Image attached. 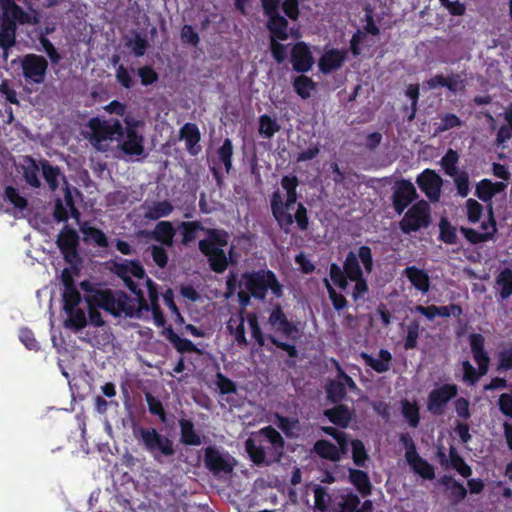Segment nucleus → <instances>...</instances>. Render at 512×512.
<instances>
[{"label":"nucleus","mask_w":512,"mask_h":512,"mask_svg":"<svg viewBox=\"0 0 512 512\" xmlns=\"http://www.w3.org/2000/svg\"><path fill=\"white\" fill-rule=\"evenodd\" d=\"M182 233L181 243L188 245L197 237L198 231H203L206 235L204 239L199 240L198 248L207 258L210 269L215 273H223L229 266L234 248L231 247L229 253L224 250L230 240L228 231L223 228H205L200 221H184L179 225Z\"/></svg>","instance_id":"f257e3e1"},{"label":"nucleus","mask_w":512,"mask_h":512,"mask_svg":"<svg viewBox=\"0 0 512 512\" xmlns=\"http://www.w3.org/2000/svg\"><path fill=\"white\" fill-rule=\"evenodd\" d=\"M2 18L0 25V47L3 49V58L6 61L9 56V50L16 43V24H38L39 15L32 10L30 13L25 12L14 1L2 0Z\"/></svg>","instance_id":"f03ea898"},{"label":"nucleus","mask_w":512,"mask_h":512,"mask_svg":"<svg viewBox=\"0 0 512 512\" xmlns=\"http://www.w3.org/2000/svg\"><path fill=\"white\" fill-rule=\"evenodd\" d=\"M91 140L93 145L101 151L108 149L104 142L118 141V147L121 151L130 157L144 156V138L138 133V130H91Z\"/></svg>","instance_id":"7ed1b4c3"},{"label":"nucleus","mask_w":512,"mask_h":512,"mask_svg":"<svg viewBox=\"0 0 512 512\" xmlns=\"http://www.w3.org/2000/svg\"><path fill=\"white\" fill-rule=\"evenodd\" d=\"M298 185L299 180L296 175H285L281 179V186L286 191V201H283L279 190L274 191L270 197L272 215L280 229L285 233L290 232V227L293 225V217L291 213H289V209L292 208L298 200Z\"/></svg>","instance_id":"20e7f679"},{"label":"nucleus","mask_w":512,"mask_h":512,"mask_svg":"<svg viewBox=\"0 0 512 512\" xmlns=\"http://www.w3.org/2000/svg\"><path fill=\"white\" fill-rule=\"evenodd\" d=\"M93 301L99 307L113 316L135 317L139 316L142 311H149L142 309L138 299H133L121 290L101 289L96 292Z\"/></svg>","instance_id":"39448f33"},{"label":"nucleus","mask_w":512,"mask_h":512,"mask_svg":"<svg viewBox=\"0 0 512 512\" xmlns=\"http://www.w3.org/2000/svg\"><path fill=\"white\" fill-rule=\"evenodd\" d=\"M134 437L142 448L150 454L155 462L164 463V458L172 457L175 454L173 441L160 434L153 427H138L133 430Z\"/></svg>","instance_id":"423d86ee"},{"label":"nucleus","mask_w":512,"mask_h":512,"mask_svg":"<svg viewBox=\"0 0 512 512\" xmlns=\"http://www.w3.org/2000/svg\"><path fill=\"white\" fill-rule=\"evenodd\" d=\"M240 283L252 294L255 299L264 301L268 290L280 298L283 296V286L278 281L272 270L260 269L252 272H244L241 275Z\"/></svg>","instance_id":"0eeeda50"},{"label":"nucleus","mask_w":512,"mask_h":512,"mask_svg":"<svg viewBox=\"0 0 512 512\" xmlns=\"http://www.w3.org/2000/svg\"><path fill=\"white\" fill-rule=\"evenodd\" d=\"M469 345L473 359L478 368L476 369L468 360L463 361V381L469 385H475L479 381L480 377L487 374L489 370L490 357L485 350V338L482 334H470Z\"/></svg>","instance_id":"6e6552de"},{"label":"nucleus","mask_w":512,"mask_h":512,"mask_svg":"<svg viewBox=\"0 0 512 512\" xmlns=\"http://www.w3.org/2000/svg\"><path fill=\"white\" fill-rule=\"evenodd\" d=\"M110 270L123 280L126 287L137 296L138 302L142 309L148 308V301L144 296V292L139 285L132 280L131 276L138 280L145 278V269L140 261L119 258L111 262Z\"/></svg>","instance_id":"1a4fd4ad"},{"label":"nucleus","mask_w":512,"mask_h":512,"mask_svg":"<svg viewBox=\"0 0 512 512\" xmlns=\"http://www.w3.org/2000/svg\"><path fill=\"white\" fill-rule=\"evenodd\" d=\"M350 260L354 261L356 264L361 262L365 272L368 274H370L374 268L372 250L369 246H360L357 253L349 251L343 262L342 268L337 263H331L329 268L330 280L341 290H345L348 286V281H350L347 273V263L350 262Z\"/></svg>","instance_id":"9d476101"},{"label":"nucleus","mask_w":512,"mask_h":512,"mask_svg":"<svg viewBox=\"0 0 512 512\" xmlns=\"http://www.w3.org/2000/svg\"><path fill=\"white\" fill-rule=\"evenodd\" d=\"M431 223L430 205L425 200L414 203L399 222V228L404 234L417 232L427 228Z\"/></svg>","instance_id":"9b49d317"},{"label":"nucleus","mask_w":512,"mask_h":512,"mask_svg":"<svg viewBox=\"0 0 512 512\" xmlns=\"http://www.w3.org/2000/svg\"><path fill=\"white\" fill-rule=\"evenodd\" d=\"M246 320L251 331V336L259 347H264L266 345V340H268L272 345L286 352L290 358L298 357V350L294 344L281 341L273 334L265 335L262 332L258 316L255 312H249L246 316Z\"/></svg>","instance_id":"f8f14e48"},{"label":"nucleus","mask_w":512,"mask_h":512,"mask_svg":"<svg viewBox=\"0 0 512 512\" xmlns=\"http://www.w3.org/2000/svg\"><path fill=\"white\" fill-rule=\"evenodd\" d=\"M458 394L456 384L445 383L432 389L427 397V410L434 416L444 414L447 404Z\"/></svg>","instance_id":"ddd939ff"},{"label":"nucleus","mask_w":512,"mask_h":512,"mask_svg":"<svg viewBox=\"0 0 512 512\" xmlns=\"http://www.w3.org/2000/svg\"><path fill=\"white\" fill-rule=\"evenodd\" d=\"M268 324L276 333H280L288 340L297 341L301 336L297 324L287 318L279 303L272 307L268 317Z\"/></svg>","instance_id":"4468645a"},{"label":"nucleus","mask_w":512,"mask_h":512,"mask_svg":"<svg viewBox=\"0 0 512 512\" xmlns=\"http://www.w3.org/2000/svg\"><path fill=\"white\" fill-rule=\"evenodd\" d=\"M56 244L67 263L75 265L81 261L78 253L79 235L75 229L67 226L63 228L58 234Z\"/></svg>","instance_id":"2eb2a0df"},{"label":"nucleus","mask_w":512,"mask_h":512,"mask_svg":"<svg viewBox=\"0 0 512 512\" xmlns=\"http://www.w3.org/2000/svg\"><path fill=\"white\" fill-rule=\"evenodd\" d=\"M21 68L26 82L41 84L45 80L48 62L43 56L27 54L21 59Z\"/></svg>","instance_id":"dca6fc26"},{"label":"nucleus","mask_w":512,"mask_h":512,"mask_svg":"<svg viewBox=\"0 0 512 512\" xmlns=\"http://www.w3.org/2000/svg\"><path fill=\"white\" fill-rule=\"evenodd\" d=\"M392 189L393 208L398 215H401L418 198L416 188L411 181L401 179L395 182Z\"/></svg>","instance_id":"f3484780"},{"label":"nucleus","mask_w":512,"mask_h":512,"mask_svg":"<svg viewBox=\"0 0 512 512\" xmlns=\"http://www.w3.org/2000/svg\"><path fill=\"white\" fill-rule=\"evenodd\" d=\"M259 435L264 437L269 446H265L266 465L279 463L284 455L285 441L282 435L271 425L263 427Z\"/></svg>","instance_id":"a211bd4d"},{"label":"nucleus","mask_w":512,"mask_h":512,"mask_svg":"<svg viewBox=\"0 0 512 512\" xmlns=\"http://www.w3.org/2000/svg\"><path fill=\"white\" fill-rule=\"evenodd\" d=\"M416 183L430 201L437 202L439 200L443 180L434 170H423L417 176Z\"/></svg>","instance_id":"6ab92c4d"},{"label":"nucleus","mask_w":512,"mask_h":512,"mask_svg":"<svg viewBox=\"0 0 512 512\" xmlns=\"http://www.w3.org/2000/svg\"><path fill=\"white\" fill-rule=\"evenodd\" d=\"M347 268L349 280L355 283L352 291L353 300L355 302L364 300L365 295L369 292L368 283L364 277V267L362 268L360 263L356 264L354 261L350 260V262L347 263Z\"/></svg>","instance_id":"aec40b11"},{"label":"nucleus","mask_w":512,"mask_h":512,"mask_svg":"<svg viewBox=\"0 0 512 512\" xmlns=\"http://www.w3.org/2000/svg\"><path fill=\"white\" fill-rule=\"evenodd\" d=\"M291 62L293 69L297 72H307L312 68L314 59L309 47L304 42H298L292 48Z\"/></svg>","instance_id":"412c9836"},{"label":"nucleus","mask_w":512,"mask_h":512,"mask_svg":"<svg viewBox=\"0 0 512 512\" xmlns=\"http://www.w3.org/2000/svg\"><path fill=\"white\" fill-rule=\"evenodd\" d=\"M438 483L445 488L446 497L452 505H458L467 497L465 486L451 475L441 476Z\"/></svg>","instance_id":"4be33fe9"},{"label":"nucleus","mask_w":512,"mask_h":512,"mask_svg":"<svg viewBox=\"0 0 512 512\" xmlns=\"http://www.w3.org/2000/svg\"><path fill=\"white\" fill-rule=\"evenodd\" d=\"M80 286L81 289L86 293L85 300L88 305V316L91 324L95 327L103 326L104 320L102 318V314L98 310L100 307L93 301L94 296H96V292H99L100 288L95 287L91 282L87 280L82 281Z\"/></svg>","instance_id":"5701e85b"},{"label":"nucleus","mask_w":512,"mask_h":512,"mask_svg":"<svg viewBox=\"0 0 512 512\" xmlns=\"http://www.w3.org/2000/svg\"><path fill=\"white\" fill-rule=\"evenodd\" d=\"M21 169L23 178L30 187L36 189L41 187L39 178V172L41 170L40 161L37 162V160L30 155L22 156Z\"/></svg>","instance_id":"b1692460"},{"label":"nucleus","mask_w":512,"mask_h":512,"mask_svg":"<svg viewBox=\"0 0 512 512\" xmlns=\"http://www.w3.org/2000/svg\"><path fill=\"white\" fill-rule=\"evenodd\" d=\"M204 463L206 468L213 474L230 473L232 466L214 447H207L204 454Z\"/></svg>","instance_id":"393cba45"},{"label":"nucleus","mask_w":512,"mask_h":512,"mask_svg":"<svg viewBox=\"0 0 512 512\" xmlns=\"http://www.w3.org/2000/svg\"><path fill=\"white\" fill-rule=\"evenodd\" d=\"M323 415L335 426L347 428L352 420L351 409L341 403H337L334 407L325 409Z\"/></svg>","instance_id":"a878e982"},{"label":"nucleus","mask_w":512,"mask_h":512,"mask_svg":"<svg viewBox=\"0 0 512 512\" xmlns=\"http://www.w3.org/2000/svg\"><path fill=\"white\" fill-rule=\"evenodd\" d=\"M403 274L407 277L409 282L417 290L422 293H427L430 290V278L428 273L416 266H408L404 269Z\"/></svg>","instance_id":"bb28decb"},{"label":"nucleus","mask_w":512,"mask_h":512,"mask_svg":"<svg viewBox=\"0 0 512 512\" xmlns=\"http://www.w3.org/2000/svg\"><path fill=\"white\" fill-rule=\"evenodd\" d=\"M410 468L414 473L426 480H433L435 478V469L426 459L422 458L418 453L406 459Z\"/></svg>","instance_id":"cd10ccee"},{"label":"nucleus","mask_w":512,"mask_h":512,"mask_svg":"<svg viewBox=\"0 0 512 512\" xmlns=\"http://www.w3.org/2000/svg\"><path fill=\"white\" fill-rule=\"evenodd\" d=\"M349 481L362 497L371 495L372 484L367 472L360 469H349Z\"/></svg>","instance_id":"c85d7f7f"},{"label":"nucleus","mask_w":512,"mask_h":512,"mask_svg":"<svg viewBox=\"0 0 512 512\" xmlns=\"http://www.w3.org/2000/svg\"><path fill=\"white\" fill-rule=\"evenodd\" d=\"M379 358L376 359L367 353L362 354L366 365L371 367L377 373H385L390 369L392 354L386 349H380L378 353Z\"/></svg>","instance_id":"c756f323"},{"label":"nucleus","mask_w":512,"mask_h":512,"mask_svg":"<svg viewBox=\"0 0 512 512\" xmlns=\"http://www.w3.org/2000/svg\"><path fill=\"white\" fill-rule=\"evenodd\" d=\"M175 229L171 222L160 221L152 231V237L164 246L171 247L175 236Z\"/></svg>","instance_id":"7c9ffc66"},{"label":"nucleus","mask_w":512,"mask_h":512,"mask_svg":"<svg viewBox=\"0 0 512 512\" xmlns=\"http://www.w3.org/2000/svg\"><path fill=\"white\" fill-rule=\"evenodd\" d=\"M345 60V53L338 50L326 52L319 61V68L323 73H330L341 67Z\"/></svg>","instance_id":"2f4dec72"},{"label":"nucleus","mask_w":512,"mask_h":512,"mask_svg":"<svg viewBox=\"0 0 512 512\" xmlns=\"http://www.w3.org/2000/svg\"><path fill=\"white\" fill-rule=\"evenodd\" d=\"M180 440L184 445L187 446H199L201 444V437L195 431L194 424L191 420L180 419Z\"/></svg>","instance_id":"473e14b6"},{"label":"nucleus","mask_w":512,"mask_h":512,"mask_svg":"<svg viewBox=\"0 0 512 512\" xmlns=\"http://www.w3.org/2000/svg\"><path fill=\"white\" fill-rule=\"evenodd\" d=\"M1 198L4 202L11 204L15 209L24 211L28 207V200L25 196L21 195L18 188L8 185L5 186L1 193Z\"/></svg>","instance_id":"72a5a7b5"},{"label":"nucleus","mask_w":512,"mask_h":512,"mask_svg":"<svg viewBox=\"0 0 512 512\" xmlns=\"http://www.w3.org/2000/svg\"><path fill=\"white\" fill-rule=\"evenodd\" d=\"M267 28L271 33L270 39H288V21L282 15H276L269 18L267 22Z\"/></svg>","instance_id":"f704fd0d"},{"label":"nucleus","mask_w":512,"mask_h":512,"mask_svg":"<svg viewBox=\"0 0 512 512\" xmlns=\"http://www.w3.org/2000/svg\"><path fill=\"white\" fill-rule=\"evenodd\" d=\"M313 451L322 459H326L332 462L340 461L337 446L328 440L320 439L316 441L313 446Z\"/></svg>","instance_id":"c9c22d12"},{"label":"nucleus","mask_w":512,"mask_h":512,"mask_svg":"<svg viewBox=\"0 0 512 512\" xmlns=\"http://www.w3.org/2000/svg\"><path fill=\"white\" fill-rule=\"evenodd\" d=\"M401 414L411 428H417L420 424V408L416 402H410L408 399L400 401Z\"/></svg>","instance_id":"e433bc0d"},{"label":"nucleus","mask_w":512,"mask_h":512,"mask_svg":"<svg viewBox=\"0 0 512 512\" xmlns=\"http://www.w3.org/2000/svg\"><path fill=\"white\" fill-rule=\"evenodd\" d=\"M245 449L254 464L258 466L266 465V450L265 445L262 444V441L257 443L255 439L249 437L245 441Z\"/></svg>","instance_id":"4c0bfd02"},{"label":"nucleus","mask_w":512,"mask_h":512,"mask_svg":"<svg viewBox=\"0 0 512 512\" xmlns=\"http://www.w3.org/2000/svg\"><path fill=\"white\" fill-rule=\"evenodd\" d=\"M326 399L333 404L341 403L347 396L342 382L336 378L329 380L325 385Z\"/></svg>","instance_id":"58836bf2"},{"label":"nucleus","mask_w":512,"mask_h":512,"mask_svg":"<svg viewBox=\"0 0 512 512\" xmlns=\"http://www.w3.org/2000/svg\"><path fill=\"white\" fill-rule=\"evenodd\" d=\"M40 165L44 180L48 184L49 188L55 191L59 187L58 178L61 176L60 168L52 165L46 159L40 160Z\"/></svg>","instance_id":"ea45409f"},{"label":"nucleus","mask_w":512,"mask_h":512,"mask_svg":"<svg viewBox=\"0 0 512 512\" xmlns=\"http://www.w3.org/2000/svg\"><path fill=\"white\" fill-rule=\"evenodd\" d=\"M67 314V319L64 322L66 328L73 329L78 332L86 327L87 318L84 310L81 308H71V310L65 311Z\"/></svg>","instance_id":"a19ab883"},{"label":"nucleus","mask_w":512,"mask_h":512,"mask_svg":"<svg viewBox=\"0 0 512 512\" xmlns=\"http://www.w3.org/2000/svg\"><path fill=\"white\" fill-rule=\"evenodd\" d=\"M497 231H498L497 228L494 226H493V230L486 231L483 233H480L473 228H468V227L460 228V232L463 234V236L466 238V240L469 243H471L472 245H477V244L492 240L494 238L495 234L497 233Z\"/></svg>","instance_id":"79ce46f5"},{"label":"nucleus","mask_w":512,"mask_h":512,"mask_svg":"<svg viewBox=\"0 0 512 512\" xmlns=\"http://www.w3.org/2000/svg\"><path fill=\"white\" fill-rule=\"evenodd\" d=\"M496 370L499 373L512 370V343H504L496 353Z\"/></svg>","instance_id":"37998d69"},{"label":"nucleus","mask_w":512,"mask_h":512,"mask_svg":"<svg viewBox=\"0 0 512 512\" xmlns=\"http://www.w3.org/2000/svg\"><path fill=\"white\" fill-rule=\"evenodd\" d=\"M172 211L173 205L169 201H157L147 207L144 216L149 220H158L162 217H167Z\"/></svg>","instance_id":"c03bdc74"},{"label":"nucleus","mask_w":512,"mask_h":512,"mask_svg":"<svg viewBox=\"0 0 512 512\" xmlns=\"http://www.w3.org/2000/svg\"><path fill=\"white\" fill-rule=\"evenodd\" d=\"M180 139L185 141V146L189 154L196 156L201 151L200 130H179Z\"/></svg>","instance_id":"a18cd8bd"},{"label":"nucleus","mask_w":512,"mask_h":512,"mask_svg":"<svg viewBox=\"0 0 512 512\" xmlns=\"http://www.w3.org/2000/svg\"><path fill=\"white\" fill-rule=\"evenodd\" d=\"M438 239L448 245H455L458 241L456 227L445 217L441 218L439 221Z\"/></svg>","instance_id":"49530a36"},{"label":"nucleus","mask_w":512,"mask_h":512,"mask_svg":"<svg viewBox=\"0 0 512 512\" xmlns=\"http://www.w3.org/2000/svg\"><path fill=\"white\" fill-rule=\"evenodd\" d=\"M496 284L500 286V297L502 300L512 295V270L504 268L496 277Z\"/></svg>","instance_id":"de8ad7c7"},{"label":"nucleus","mask_w":512,"mask_h":512,"mask_svg":"<svg viewBox=\"0 0 512 512\" xmlns=\"http://www.w3.org/2000/svg\"><path fill=\"white\" fill-rule=\"evenodd\" d=\"M449 459L451 466L464 478H468L472 475L471 467L465 462V460L459 455L456 448L451 446L449 450Z\"/></svg>","instance_id":"09e8293b"},{"label":"nucleus","mask_w":512,"mask_h":512,"mask_svg":"<svg viewBox=\"0 0 512 512\" xmlns=\"http://www.w3.org/2000/svg\"><path fill=\"white\" fill-rule=\"evenodd\" d=\"M81 231L85 236V240L93 241L98 247H108V238L106 234L99 228L93 226H81Z\"/></svg>","instance_id":"8fccbe9b"},{"label":"nucleus","mask_w":512,"mask_h":512,"mask_svg":"<svg viewBox=\"0 0 512 512\" xmlns=\"http://www.w3.org/2000/svg\"><path fill=\"white\" fill-rule=\"evenodd\" d=\"M458 153L453 149H449L441 159V165L448 176L454 177L458 173Z\"/></svg>","instance_id":"3c124183"},{"label":"nucleus","mask_w":512,"mask_h":512,"mask_svg":"<svg viewBox=\"0 0 512 512\" xmlns=\"http://www.w3.org/2000/svg\"><path fill=\"white\" fill-rule=\"evenodd\" d=\"M420 334V323L417 320H412L406 331V338L404 341L405 350H412L417 347V342Z\"/></svg>","instance_id":"603ef678"},{"label":"nucleus","mask_w":512,"mask_h":512,"mask_svg":"<svg viewBox=\"0 0 512 512\" xmlns=\"http://www.w3.org/2000/svg\"><path fill=\"white\" fill-rule=\"evenodd\" d=\"M351 447L354 464L358 467H364L368 459V454L364 443L359 439H354L351 441Z\"/></svg>","instance_id":"864d4df0"},{"label":"nucleus","mask_w":512,"mask_h":512,"mask_svg":"<svg viewBox=\"0 0 512 512\" xmlns=\"http://www.w3.org/2000/svg\"><path fill=\"white\" fill-rule=\"evenodd\" d=\"M361 501L358 495L353 492L341 496V501L338 503L336 512H357Z\"/></svg>","instance_id":"5fc2aeb1"},{"label":"nucleus","mask_w":512,"mask_h":512,"mask_svg":"<svg viewBox=\"0 0 512 512\" xmlns=\"http://www.w3.org/2000/svg\"><path fill=\"white\" fill-rule=\"evenodd\" d=\"M324 286L328 292V296L332 305L336 311H341L347 306V299L340 293H338L331 285L327 278L323 279Z\"/></svg>","instance_id":"6e6d98bb"},{"label":"nucleus","mask_w":512,"mask_h":512,"mask_svg":"<svg viewBox=\"0 0 512 512\" xmlns=\"http://www.w3.org/2000/svg\"><path fill=\"white\" fill-rule=\"evenodd\" d=\"M218 157L220 161L225 166V170L227 172L232 168V155H233V146L230 139L226 138L222 145L219 147L217 151Z\"/></svg>","instance_id":"4d7b16f0"},{"label":"nucleus","mask_w":512,"mask_h":512,"mask_svg":"<svg viewBox=\"0 0 512 512\" xmlns=\"http://www.w3.org/2000/svg\"><path fill=\"white\" fill-rule=\"evenodd\" d=\"M145 400L148 405V410L152 415L158 416L162 422L166 421V412L162 402L152 395L150 392L145 393Z\"/></svg>","instance_id":"13d9d810"},{"label":"nucleus","mask_w":512,"mask_h":512,"mask_svg":"<svg viewBox=\"0 0 512 512\" xmlns=\"http://www.w3.org/2000/svg\"><path fill=\"white\" fill-rule=\"evenodd\" d=\"M63 310L68 311L75 308L81 302V295L76 287L66 288L62 294Z\"/></svg>","instance_id":"bf43d9fd"},{"label":"nucleus","mask_w":512,"mask_h":512,"mask_svg":"<svg viewBox=\"0 0 512 512\" xmlns=\"http://www.w3.org/2000/svg\"><path fill=\"white\" fill-rule=\"evenodd\" d=\"M215 384L217 385L220 394L222 395H230L237 393L236 383L221 372L216 373Z\"/></svg>","instance_id":"052dcab7"},{"label":"nucleus","mask_w":512,"mask_h":512,"mask_svg":"<svg viewBox=\"0 0 512 512\" xmlns=\"http://www.w3.org/2000/svg\"><path fill=\"white\" fill-rule=\"evenodd\" d=\"M245 318H244V311L241 310L238 314V324L235 328L232 329V332H229L231 335L234 336V339L238 346L240 347H247L248 341L245 335Z\"/></svg>","instance_id":"680f3d73"},{"label":"nucleus","mask_w":512,"mask_h":512,"mask_svg":"<svg viewBox=\"0 0 512 512\" xmlns=\"http://www.w3.org/2000/svg\"><path fill=\"white\" fill-rule=\"evenodd\" d=\"M329 499L330 497L325 487L317 485L314 488V507L316 510L326 512Z\"/></svg>","instance_id":"e2e57ef3"},{"label":"nucleus","mask_w":512,"mask_h":512,"mask_svg":"<svg viewBox=\"0 0 512 512\" xmlns=\"http://www.w3.org/2000/svg\"><path fill=\"white\" fill-rule=\"evenodd\" d=\"M467 219L471 224L479 222L483 213V206L473 198L466 201Z\"/></svg>","instance_id":"0e129e2a"},{"label":"nucleus","mask_w":512,"mask_h":512,"mask_svg":"<svg viewBox=\"0 0 512 512\" xmlns=\"http://www.w3.org/2000/svg\"><path fill=\"white\" fill-rule=\"evenodd\" d=\"M293 217V223L296 222L300 231H306L309 227V217L307 208L303 203H298L297 210Z\"/></svg>","instance_id":"69168bd1"},{"label":"nucleus","mask_w":512,"mask_h":512,"mask_svg":"<svg viewBox=\"0 0 512 512\" xmlns=\"http://www.w3.org/2000/svg\"><path fill=\"white\" fill-rule=\"evenodd\" d=\"M294 88L302 98H308L313 89V82L306 76H299L294 81Z\"/></svg>","instance_id":"338daca9"},{"label":"nucleus","mask_w":512,"mask_h":512,"mask_svg":"<svg viewBox=\"0 0 512 512\" xmlns=\"http://www.w3.org/2000/svg\"><path fill=\"white\" fill-rule=\"evenodd\" d=\"M498 407L500 412L508 417L512 418V392L502 393L498 398Z\"/></svg>","instance_id":"774afa93"}]
</instances>
